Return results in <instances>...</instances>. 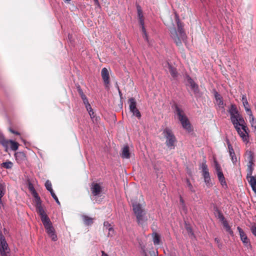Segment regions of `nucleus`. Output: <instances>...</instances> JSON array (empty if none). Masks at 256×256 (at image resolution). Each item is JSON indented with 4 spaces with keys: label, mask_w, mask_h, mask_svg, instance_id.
Returning <instances> with one entry per match:
<instances>
[{
    "label": "nucleus",
    "mask_w": 256,
    "mask_h": 256,
    "mask_svg": "<svg viewBox=\"0 0 256 256\" xmlns=\"http://www.w3.org/2000/svg\"><path fill=\"white\" fill-rule=\"evenodd\" d=\"M230 116L231 121L240 136L244 141L248 142V128L242 116L239 114L237 108L234 104H232L228 110Z\"/></svg>",
    "instance_id": "obj_1"
},
{
    "label": "nucleus",
    "mask_w": 256,
    "mask_h": 256,
    "mask_svg": "<svg viewBox=\"0 0 256 256\" xmlns=\"http://www.w3.org/2000/svg\"><path fill=\"white\" fill-rule=\"evenodd\" d=\"M176 20L177 29L175 28H170V36L176 46H180L182 44V42L186 40V36L184 30L183 26L177 16H176Z\"/></svg>",
    "instance_id": "obj_2"
},
{
    "label": "nucleus",
    "mask_w": 256,
    "mask_h": 256,
    "mask_svg": "<svg viewBox=\"0 0 256 256\" xmlns=\"http://www.w3.org/2000/svg\"><path fill=\"white\" fill-rule=\"evenodd\" d=\"M40 217V220L42 224L46 230L47 234L51 238L53 241L57 240V236L54 233V229L52 226V222H51L50 218L46 215L45 212H44L38 214Z\"/></svg>",
    "instance_id": "obj_3"
},
{
    "label": "nucleus",
    "mask_w": 256,
    "mask_h": 256,
    "mask_svg": "<svg viewBox=\"0 0 256 256\" xmlns=\"http://www.w3.org/2000/svg\"><path fill=\"white\" fill-rule=\"evenodd\" d=\"M132 210L136 216V221L138 224L142 225L147 221L146 212L142 204L137 202L132 204Z\"/></svg>",
    "instance_id": "obj_4"
},
{
    "label": "nucleus",
    "mask_w": 256,
    "mask_h": 256,
    "mask_svg": "<svg viewBox=\"0 0 256 256\" xmlns=\"http://www.w3.org/2000/svg\"><path fill=\"white\" fill-rule=\"evenodd\" d=\"M174 106V112L180 122L183 128L188 131H190L191 130L190 124L188 118L185 115L184 110L177 104H175Z\"/></svg>",
    "instance_id": "obj_5"
},
{
    "label": "nucleus",
    "mask_w": 256,
    "mask_h": 256,
    "mask_svg": "<svg viewBox=\"0 0 256 256\" xmlns=\"http://www.w3.org/2000/svg\"><path fill=\"white\" fill-rule=\"evenodd\" d=\"M248 158V164L247 178L252 188V190L256 194V177L252 176L254 162L253 156L250 152V156Z\"/></svg>",
    "instance_id": "obj_6"
},
{
    "label": "nucleus",
    "mask_w": 256,
    "mask_h": 256,
    "mask_svg": "<svg viewBox=\"0 0 256 256\" xmlns=\"http://www.w3.org/2000/svg\"><path fill=\"white\" fill-rule=\"evenodd\" d=\"M162 134L166 138V144L170 149H174L176 139L172 130L168 128H164L162 132Z\"/></svg>",
    "instance_id": "obj_7"
},
{
    "label": "nucleus",
    "mask_w": 256,
    "mask_h": 256,
    "mask_svg": "<svg viewBox=\"0 0 256 256\" xmlns=\"http://www.w3.org/2000/svg\"><path fill=\"white\" fill-rule=\"evenodd\" d=\"M137 10H138V20L140 25L142 27V30L143 32V38H144V40L150 44L148 39V36L146 30V28H144V18L142 14V10L140 6H137Z\"/></svg>",
    "instance_id": "obj_8"
},
{
    "label": "nucleus",
    "mask_w": 256,
    "mask_h": 256,
    "mask_svg": "<svg viewBox=\"0 0 256 256\" xmlns=\"http://www.w3.org/2000/svg\"><path fill=\"white\" fill-rule=\"evenodd\" d=\"M216 174L218 180L222 186H227L225 178L223 174L222 168L217 162H214Z\"/></svg>",
    "instance_id": "obj_9"
},
{
    "label": "nucleus",
    "mask_w": 256,
    "mask_h": 256,
    "mask_svg": "<svg viewBox=\"0 0 256 256\" xmlns=\"http://www.w3.org/2000/svg\"><path fill=\"white\" fill-rule=\"evenodd\" d=\"M32 194L33 196L34 197L35 199V206L36 210V212L38 214L44 212H45L44 209L43 208L42 205V201L40 200V197L38 196V193L34 190L33 186H32Z\"/></svg>",
    "instance_id": "obj_10"
},
{
    "label": "nucleus",
    "mask_w": 256,
    "mask_h": 256,
    "mask_svg": "<svg viewBox=\"0 0 256 256\" xmlns=\"http://www.w3.org/2000/svg\"><path fill=\"white\" fill-rule=\"evenodd\" d=\"M32 194L33 196L34 197L35 199V206L36 210V212L38 214L44 212H45L44 209L43 208L42 205V201L40 200V197L38 196V193L34 190L33 186H32Z\"/></svg>",
    "instance_id": "obj_11"
},
{
    "label": "nucleus",
    "mask_w": 256,
    "mask_h": 256,
    "mask_svg": "<svg viewBox=\"0 0 256 256\" xmlns=\"http://www.w3.org/2000/svg\"><path fill=\"white\" fill-rule=\"evenodd\" d=\"M128 102L130 103L129 107L130 112L133 114V115L140 119L141 117V114L138 110L136 108V102L134 98H130L128 100Z\"/></svg>",
    "instance_id": "obj_12"
},
{
    "label": "nucleus",
    "mask_w": 256,
    "mask_h": 256,
    "mask_svg": "<svg viewBox=\"0 0 256 256\" xmlns=\"http://www.w3.org/2000/svg\"><path fill=\"white\" fill-rule=\"evenodd\" d=\"M1 144L6 148H8L9 144H10V148L12 150H16L18 148V144L12 140H8L4 139L1 141Z\"/></svg>",
    "instance_id": "obj_13"
},
{
    "label": "nucleus",
    "mask_w": 256,
    "mask_h": 256,
    "mask_svg": "<svg viewBox=\"0 0 256 256\" xmlns=\"http://www.w3.org/2000/svg\"><path fill=\"white\" fill-rule=\"evenodd\" d=\"M237 229L239 232L240 240L244 244L247 248L250 247L251 245L250 240L248 238L244 230L239 226L237 228Z\"/></svg>",
    "instance_id": "obj_14"
},
{
    "label": "nucleus",
    "mask_w": 256,
    "mask_h": 256,
    "mask_svg": "<svg viewBox=\"0 0 256 256\" xmlns=\"http://www.w3.org/2000/svg\"><path fill=\"white\" fill-rule=\"evenodd\" d=\"M101 75L106 86L108 87L110 84V74L106 68H104L102 70Z\"/></svg>",
    "instance_id": "obj_15"
},
{
    "label": "nucleus",
    "mask_w": 256,
    "mask_h": 256,
    "mask_svg": "<svg viewBox=\"0 0 256 256\" xmlns=\"http://www.w3.org/2000/svg\"><path fill=\"white\" fill-rule=\"evenodd\" d=\"M14 157L17 162L19 164L24 163L26 160V154L24 152H16Z\"/></svg>",
    "instance_id": "obj_16"
},
{
    "label": "nucleus",
    "mask_w": 256,
    "mask_h": 256,
    "mask_svg": "<svg viewBox=\"0 0 256 256\" xmlns=\"http://www.w3.org/2000/svg\"><path fill=\"white\" fill-rule=\"evenodd\" d=\"M0 253L2 252H10V250L8 248V244L4 237L2 236L0 238Z\"/></svg>",
    "instance_id": "obj_17"
},
{
    "label": "nucleus",
    "mask_w": 256,
    "mask_h": 256,
    "mask_svg": "<svg viewBox=\"0 0 256 256\" xmlns=\"http://www.w3.org/2000/svg\"><path fill=\"white\" fill-rule=\"evenodd\" d=\"M91 191L94 196H98L102 192L100 186L97 183H92L91 185Z\"/></svg>",
    "instance_id": "obj_18"
},
{
    "label": "nucleus",
    "mask_w": 256,
    "mask_h": 256,
    "mask_svg": "<svg viewBox=\"0 0 256 256\" xmlns=\"http://www.w3.org/2000/svg\"><path fill=\"white\" fill-rule=\"evenodd\" d=\"M166 68H168L170 73L171 76L174 78H176L178 76V72L176 71V69L173 67L172 65H170L168 62H167L166 66Z\"/></svg>",
    "instance_id": "obj_19"
},
{
    "label": "nucleus",
    "mask_w": 256,
    "mask_h": 256,
    "mask_svg": "<svg viewBox=\"0 0 256 256\" xmlns=\"http://www.w3.org/2000/svg\"><path fill=\"white\" fill-rule=\"evenodd\" d=\"M122 157L124 158H130L128 146H126L123 148L122 153Z\"/></svg>",
    "instance_id": "obj_20"
},
{
    "label": "nucleus",
    "mask_w": 256,
    "mask_h": 256,
    "mask_svg": "<svg viewBox=\"0 0 256 256\" xmlns=\"http://www.w3.org/2000/svg\"><path fill=\"white\" fill-rule=\"evenodd\" d=\"M152 240L154 245H158L160 242V236L156 232L152 234Z\"/></svg>",
    "instance_id": "obj_21"
},
{
    "label": "nucleus",
    "mask_w": 256,
    "mask_h": 256,
    "mask_svg": "<svg viewBox=\"0 0 256 256\" xmlns=\"http://www.w3.org/2000/svg\"><path fill=\"white\" fill-rule=\"evenodd\" d=\"M204 177V182L206 185V186L208 188L212 186V184L211 182V179L210 176V173L207 174H202Z\"/></svg>",
    "instance_id": "obj_22"
},
{
    "label": "nucleus",
    "mask_w": 256,
    "mask_h": 256,
    "mask_svg": "<svg viewBox=\"0 0 256 256\" xmlns=\"http://www.w3.org/2000/svg\"><path fill=\"white\" fill-rule=\"evenodd\" d=\"M104 228H106V230H108L109 232L108 236H109V235L110 234V233L112 232H114V230L111 224H110L108 222H104Z\"/></svg>",
    "instance_id": "obj_23"
},
{
    "label": "nucleus",
    "mask_w": 256,
    "mask_h": 256,
    "mask_svg": "<svg viewBox=\"0 0 256 256\" xmlns=\"http://www.w3.org/2000/svg\"><path fill=\"white\" fill-rule=\"evenodd\" d=\"M82 218L86 225H90L93 223V219L87 216H83Z\"/></svg>",
    "instance_id": "obj_24"
},
{
    "label": "nucleus",
    "mask_w": 256,
    "mask_h": 256,
    "mask_svg": "<svg viewBox=\"0 0 256 256\" xmlns=\"http://www.w3.org/2000/svg\"><path fill=\"white\" fill-rule=\"evenodd\" d=\"M1 166L6 169H10L13 166V163L10 161H6L2 164Z\"/></svg>",
    "instance_id": "obj_25"
},
{
    "label": "nucleus",
    "mask_w": 256,
    "mask_h": 256,
    "mask_svg": "<svg viewBox=\"0 0 256 256\" xmlns=\"http://www.w3.org/2000/svg\"><path fill=\"white\" fill-rule=\"evenodd\" d=\"M224 227L226 228V232H228L230 235H233V232L230 226H229L227 220L224 222V223H222Z\"/></svg>",
    "instance_id": "obj_26"
},
{
    "label": "nucleus",
    "mask_w": 256,
    "mask_h": 256,
    "mask_svg": "<svg viewBox=\"0 0 256 256\" xmlns=\"http://www.w3.org/2000/svg\"><path fill=\"white\" fill-rule=\"evenodd\" d=\"M201 168L202 174H209L208 166L206 162H202L201 164Z\"/></svg>",
    "instance_id": "obj_27"
},
{
    "label": "nucleus",
    "mask_w": 256,
    "mask_h": 256,
    "mask_svg": "<svg viewBox=\"0 0 256 256\" xmlns=\"http://www.w3.org/2000/svg\"><path fill=\"white\" fill-rule=\"evenodd\" d=\"M45 186L48 190L50 192H53L54 190L52 188V185L51 182L47 180L45 183Z\"/></svg>",
    "instance_id": "obj_28"
},
{
    "label": "nucleus",
    "mask_w": 256,
    "mask_h": 256,
    "mask_svg": "<svg viewBox=\"0 0 256 256\" xmlns=\"http://www.w3.org/2000/svg\"><path fill=\"white\" fill-rule=\"evenodd\" d=\"M190 86V87L192 90H193L195 94H196L198 92V86L196 82L194 83Z\"/></svg>",
    "instance_id": "obj_29"
},
{
    "label": "nucleus",
    "mask_w": 256,
    "mask_h": 256,
    "mask_svg": "<svg viewBox=\"0 0 256 256\" xmlns=\"http://www.w3.org/2000/svg\"><path fill=\"white\" fill-rule=\"evenodd\" d=\"M250 116V122L252 125V126L254 127L255 128H256V121L254 120V116H252V114L251 116Z\"/></svg>",
    "instance_id": "obj_30"
},
{
    "label": "nucleus",
    "mask_w": 256,
    "mask_h": 256,
    "mask_svg": "<svg viewBox=\"0 0 256 256\" xmlns=\"http://www.w3.org/2000/svg\"><path fill=\"white\" fill-rule=\"evenodd\" d=\"M230 156L231 157V160L232 162V163L234 164H236L237 162H238V160H237V158L236 156V154L234 153V152H233V154H232V153H230Z\"/></svg>",
    "instance_id": "obj_31"
},
{
    "label": "nucleus",
    "mask_w": 256,
    "mask_h": 256,
    "mask_svg": "<svg viewBox=\"0 0 256 256\" xmlns=\"http://www.w3.org/2000/svg\"><path fill=\"white\" fill-rule=\"evenodd\" d=\"M4 194V186L2 184H0V201L2 202V198Z\"/></svg>",
    "instance_id": "obj_32"
},
{
    "label": "nucleus",
    "mask_w": 256,
    "mask_h": 256,
    "mask_svg": "<svg viewBox=\"0 0 256 256\" xmlns=\"http://www.w3.org/2000/svg\"><path fill=\"white\" fill-rule=\"evenodd\" d=\"M186 181L187 186H188L189 190H190L192 192H195V190L192 184H190V180L188 179H186Z\"/></svg>",
    "instance_id": "obj_33"
},
{
    "label": "nucleus",
    "mask_w": 256,
    "mask_h": 256,
    "mask_svg": "<svg viewBox=\"0 0 256 256\" xmlns=\"http://www.w3.org/2000/svg\"><path fill=\"white\" fill-rule=\"evenodd\" d=\"M186 80L188 82V85L190 86V85L192 84L195 82L194 80L190 76L188 75L186 76Z\"/></svg>",
    "instance_id": "obj_34"
},
{
    "label": "nucleus",
    "mask_w": 256,
    "mask_h": 256,
    "mask_svg": "<svg viewBox=\"0 0 256 256\" xmlns=\"http://www.w3.org/2000/svg\"><path fill=\"white\" fill-rule=\"evenodd\" d=\"M216 103L220 108H224V101L222 98L220 99L216 100Z\"/></svg>",
    "instance_id": "obj_35"
},
{
    "label": "nucleus",
    "mask_w": 256,
    "mask_h": 256,
    "mask_svg": "<svg viewBox=\"0 0 256 256\" xmlns=\"http://www.w3.org/2000/svg\"><path fill=\"white\" fill-rule=\"evenodd\" d=\"M226 142H227V144H228V150H229V153H232V154H233V152H234V150L232 148V144H230L228 140H226Z\"/></svg>",
    "instance_id": "obj_36"
},
{
    "label": "nucleus",
    "mask_w": 256,
    "mask_h": 256,
    "mask_svg": "<svg viewBox=\"0 0 256 256\" xmlns=\"http://www.w3.org/2000/svg\"><path fill=\"white\" fill-rule=\"evenodd\" d=\"M242 102L244 106H248V102L247 100L246 97V95L244 94V95L242 96Z\"/></svg>",
    "instance_id": "obj_37"
},
{
    "label": "nucleus",
    "mask_w": 256,
    "mask_h": 256,
    "mask_svg": "<svg viewBox=\"0 0 256 256\" xmlns=\"http://www.w3.org/2000/svg\"><path fill=\"white\" fill-rule=\"evenodd\" d=\"M50 194H51V196H52L54 198V199L56 200V202L58 204H60V201L58 200V197L56 196V194H54V192H50Z\"/></svg>",
    "instance_id": "obj_38"
},
{
    "label": "nucleus",
    "mask_w": 256,
    "mask_h": 256,
    "mask_svg": "<svg viewBox=\"0 0 256 256\" xmlns=\"http://www.w3.org/2000/svg\"><path fill=\"white\" fill-rule=\"evenodd\" d=\"M246 111L248 115L251 116L252 114V112L249 108V105L244 106Z\"/></svg>",
    "instance_id": "obj_39"
},
{
    "label": "nucleus",
    "mask_w": 256,
    "mask_h": 256,
    "mask_svg": "<svg viewBox=\"0 0 256 256\" xmlns=\"http://www.w3.org/2000/svg\"><path fill=\"white\" fill-rule=\"evenodd\" d=\"M215 242L217 244L219 248H222V244L220 242V240L218 238H214Z\"/></svg>",
    "instance_id": "obj_40"
},
{
    "label": "nucleus",
    "mask_w": 256,
    "mask_h": 256,
    "mask_svg": "<svg viewBox=\"0 0 256 256\" xmlns=\"http://www.w3.org/2000/svg\"><path fill=\"white\" fill-rule=\"evenodd\" d=\"M218 218L222 223H224V222H226V220L224 216H223V214L221 213H220L218 214Z\"/></svg>",
    "instance_id": "obj_41"
},
{
    "label": "nucleus",
    "mask_w": 256,
    "mask_h": 256,
    "mask_svg": "<svg viewBox=\"0 0 256 256\" xmlns=\"http://www.w3.org/2000/svg\"><path fill=\"white\" fill-rule=\"evenodd\" d=\"M186 230H187L188 234H189V235L192 236L194 234V233L192 232V230L190 227L186 226Z\"/></svg>",
    "instance_id": "obj_42"
},
{
    "label": "nucleus",
    "mask_w": 256,
    "mask_h": 256,
    "mask_svg": "<svg viewBox=\"0 0 256 256\" xmlns=\"http://www.w3.org/2000/svg\"><path fill=\"white\" fill-rule=\"evenodd\" d=\"M214 98H215V99H216V100H218V99H220V98H222V96L218 92H214Z\"/></svg>",
    "instance_id": "obj_43"
},
{
    "label": "nucleus",
    "mask_w": 256,
    "mask_h": 256,
    "mask_svg": "<svg viewBox=\"0 0 256 256\" xmlns=\"http://www.w3.org/2000/svg\"><path fill=\"white\" fill-rule=\"evenodd\" d=\"M251 231L252 233V234L256 236V226H252L251 228Z\"/></svg>",
    "instance_id": "obj_44"
},
{
    "label": "nucleus",
    "mask_w": 256,
    "mask_h": 256,
    "mask_svg": "<svg viewBox=\"0 0 256 256\" xmlns=\"http://www.w3.org/2000/svg\"><path fill=\"white\" fill-rule=\"evenodd\" d=\"M88 114L92 118H93L94 117V112H93L92 109L91 110H90L88 112Z\"/></svg>",
    "instance_id": "obj_45"
},
{
    "label": "nucleus",
    "mask_w": 256,
    "mask_h": 256,
    "mask_svg": "<svg viewBox=\"0 0 256 256\" xmlns=\"http://www.w3.org/2000/svg\"><path fill=\"white\" fill-rule=\"evenodd\" d=\"M85 106L88 112L90 110H92V108L91 107L90 104V103H88V104H85Z\"/></svg>",
    "instance_id": "obj_46"
},
{
    "label": "nucleus",
    "mask_w": 256,
    "mask_h": 256,
    "mask_svg": "<svg viewBox=\"0 0 256 256\" xmlns=\"http://www.w3.org/2000/svg\"><path fill=\"white\" fill-rule=\"evenodd\" d=\"M78 91L80 96H82V94H84L82 90L80 88V87H78Z\"/></svg>",
    "instance_id": "obj_47"
},
{
    "label": "nucleus",
    "mask_w": 256,
    "mask_h": 256,
    "mask_svg": "<svg viewBox=\"0 0 256 256\" xmlns=\"http://www.w3.org/2000/svg\"><path fill=\"white\" fill-rule=\"evenodd\" d=\"M9 254H10V252H0L1 256H8Z\"/></svg>",
    "instance_id": "obj_48"
},
{
    "label": "nucleus",
    "mask_w": 256,
    "mask_h": 256,
    "mask_svg": "<svg viewBox=\"0 0 256 256\" xmlns=\"http://www.w3.org/2000/svg\"><path fill=\"white\" fill-rule=\"evenodd\" d=\"M142 254L144 256H147V254H146V251L144 249V248H142Z\"/></svg>",
    "instance_id": "obj_49"
},
{
    "label": "nucleus",
    "mask_w": 256,
    "mask_h": 256,
    "mask_svg": "<svg viewBox=\"0 0 256 256\" xmlns=\"http://www.w3.org/2000/svg\"><path fill=\"white\" fill-rule=\"evenodd\" d=\"M10 131L11 132H12L13 134H18V135L20 134L19 132H16L15 130H13L10 129Z\"/></svg>",
    "instance_id": "obj_50"
},
{
    "label": "nucleus",
    "mask_w": 256,
    "mask_h": 256,
    "mask_svg": "<svg viewBox=\"0 0 256 256\" xmlns=\"http://www.w3.org/2000/svg\"><path fill=\"white\" fill-rule=\"evenodd\" d=\"M82 100H83V102H84V105L89 103L88 99L87 98Z\"/></svg>",
    "instance_id": "obj_51"
},
{
    "label": "nucleus",
    "mask_w": 256,
    "mask_h": 256,
    "mask_svg": "<svg viewBox=\"0 0 256 256\" xmlns=\"http://www.w3.org/2000/svg\"><path fill=\"white\" fill-rule=\"evenodd\" d=\"M80 97L82 100L87 98L84 94H82V96H80Z\"/></svg>",
    "instance_id": "obj_52"
},
{
    "label": "nucleus",
    "mask_w": 256,
    "mask_h": 256,
    "mask_svg": "<svg viewBox=\"0 0 256 256\" xmlns=\"http://www.w3.org/2000/svg\"><path fill=\"white\" fill-rule=\"evenodd\" d=\"M102 256H108L107 254L105 253L104 252L102 251Z\"/></svg>",
    "instance_id": "obj_53"
},
{
    "label": "nucleus",
    "mask_w": 256,
    "mask_h": 256,
    "mask_svg": "<svg viewBox=\"0 0 256 256\" xmlns=\"http://www.w3.org/2000/svg\"><path fill=\"white\" fill-rule=\"evenodd\" d=\"M118 94H120V96H122V92L119 88V87L118 86Z\"/></svg>",
    "instance_id": "obj_54"
},
{
    "label": "nucleus",
    "mask_w": 256,
    "mask_h": 256,
    "mask_svg": "<svg viewBox=\"0 0 256 256\" xmlns=\"http://www.w3.org/2000/svg\"><path fill=\"white\" fill-rule=\"evenodd\" d=\"M32 186H30V185L29 186V188L32 191Z\"/></svg>",
    "instance_id": "obj_55"
},
{
    "label": "nucleus",
    "mask_w": 256,
    "mask_h": 256,
    "mask_svg": "<svg viewBox=\"0 0 256 256\" xmlns=\"http://www.w3.org/2000/svg\"><path fill=\"white\" fill-rule=\"evenodd\" d=\"M180 202L183 204L184 203V200H182V198L180 197Z\"/></svg>",
    "instance_id": "obj_56"
},
{
    "label": "nucleus",
    "mask_w": 256,
    "mask_h": 256,
    "mask_svg": "<svg viewBox=\"0 0 256 256\" xmlns=\"http://www.w3.org/2000/svg\"><path fill=\"white\" fill-rule=\"evenodd\" d=\"M65 2L68 3L70 1V0H64Z\"/></svg>",
    "instance_id": "obj_57"
},
{
    "label": "nucleus",
    "mask_w": 256,
    "mask_h": 256,
    "mask_svg": "<svg viewBox=\"0 0 256 256\" xmlns=\"http://www.w3.org/2000/svg\"><path fill=\"white\" fill-rule=\"evenodd\" d=\"M94 0V2H96V3H98V0Z\"/></svg>",
    "instance_id": "obj_58"
},
{
    "label": "nucleus",
    "mask_w": 256,
    "mask_h": 256,
    "mask_svg": "<svg viewBox=\"0 0 256 256\" xmlns=\"http://www.w3.org/2000/svg\"><path fill=\"white\" fill-rule=\"evenodd\" d=\"M94 0V2H96V3H98V0Z\"/></svg>",
    "instance_id": "obj_59"
},
{
    "label": "nucleus",
    "mask_w": 256,
    "mask_h": 256,
    "mask_svg": "<svg viewBox=\"0 0 256 256\" xmlns=\"http://www.w3.org/2000/svg\"><path fill=\"white\" fill-rule=\"evenodd\" d=\"M94 0V2H96V3H98V0Z\"/></svg>",
    "instance_id": "obj_60"
},
{
    "label": "nucleus",
    "mask_w": 256,
    "mask_h": 256,
    "mask_svg": "<svg viewBox=\"0 0 256 256\" xmlns=\"http://www.w3.org/2000/svg\"><path fill=\"white\" fill-rule=\"evenodd\" d=\"M21 139L24 142V140H23V138H21Z\"/></svg>",
    "instance_id": "obj_61"
}]
</instances>
